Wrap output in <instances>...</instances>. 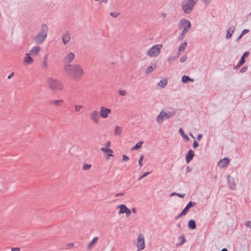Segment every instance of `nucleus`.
<instances>
[{"label": "nucleus", "instance_id": "f257e3e1", "mask_svg": "<svg viewBox=\"0 0 251 251\" xmlns=\"http://www.w3.org/2000/svg\"><path fill=\"white\" fill-rule=\"evenodd\" d=\"M64 70L70 79L76 81H79L85 74L83 68L80 64H66Z\"/></svg>", "mask_w": 251, "mask_h": 251}, {"label": "nucleus", "instance_id": "f03ea898", "mask_svg": "<svg viewBox=\"0 0 251 251\" xmlns=\"http://www.w3.org/2000/svg\"><path fill=\"white\" fill-rule=\"evenodd\" d=\"M49 28L47 25L43 24L41 25V28L37 34L33 38L35 43L37 44H42L46 40Z\"/></svg>", "mask_w": 251, "mask_h": 251}, {"label": "nucleus", "instance_id": "7ed1b4c3", "mask_svg": "<svg viewBox=\"0 0 251 251\" xmlns=\"http://www.w3.org/2000/svg\"><path fill=\"white\" fill-rule=\"evenodd\" d=\"M191 26L190 22L185 18H182L179 21L178 24V27L179 29L181 30V32L178 37L179 40H182L183 39L185 35L191 28Z\"/></svg>", "mask_w": 251, "mask_h": 251}, {"label": "nucleus", "instance_id": "20e7f679", "mask_svg": "<svg viewBox=\"0 0 251 251\" xmlns=\"http://www.w3.org/2000/svg\"><path fill=\"white\" fill-rule=\"evenodd\" d=\"M176 110L172 108L166 109V111L162 110L157 116L156 120L158 124H162L165 120L169 119L175 116Z\"/></svg>", "mask_w": 251, "mask_h": 251}, {"label": "nucleus", "instance_id": "39448f33", "mask_svg": "<svg viewBox=\"0 0 251 251\" xmlns=\"http://www.w3.org/2000/svg\"><path fill=\"white\" fill-rule=\"evenodd\" d=\"M47 82L50 89L53 91H61L64 88V84L56 78L49 77Z\"/></svg>", "mask_w": 251, "mask_h": 251}, {"label": "nucleus", "instance_id": "423d86ee", "mask_svg": "<svg viewBox=\"0 0 251 251\" xmlns=\"http://www.w3.org/2000/svg\"><path fill=\"white\" fill-rule=\"evenodd\" d=\"M198 0H187L181 3V8L183 12L189 14L193 11Z\"/></svg>", "mask_w": 251, "mask_h": 251}, {"label": "nucleus", "instance_id": "0eeeda50", "mask_svg": "<svg viewBox=\"0 0 251 251\" xmlns=\"http://www.w3.org/2000/svg\"><path fill=\"white\" fill-rule=\"evenodd\" d=\"M162 48V44H156L148 50L147 54L151 58L157 57L160 54Z\"/></svg>", "mask_w": 251, "mask_h": 251}, {"label": "nucleus", "instance_id": "6e6552de", "mask_svg": "<svg viewBox=\"0 0 251 251\" xmlns=\"http://www.w3.org/2000/svg\"><path fill=\"white\" fill-rule=\"evenodd\" d=\"M90 119L92 123L98 124L100 123V114L96 110H93L90 114Z\"/></svg>", "mask_w": 251, "mask_h": 251}, {"label": "nucleus", "instance_id": "1a4fd4ad", "mask_svg": "<svg viewBox=\"0 0 251 251\" xmlns=\"http://www.w3.org/2000/svg\"><path fill=\"white\" fill-rule=\"evenodd\" d=\"M136 245L139 250H143L145 248V238L143 234H139L138 235Z\"/></svg>", "mask_w": 251, "mask_h": 251}, {"label": "nucleus", "instance_id": "9d476101", "mask_svg": "<svg viewBox=\"0 0 251 251\" xmlns=\"http://www.w3.org/2000/svg\"><path fill=\"white\" fill-rule=\"evenodd\" d=\"M111 112L112 111L110 108H108L105 106H101L100 107V116L103 119L107 118L108 117L109 115L110 114Z\"/></svg>", "mask_w": 251, "mask_h": 251}, {"label": "nucleus", "instance_id": "9b49d317", "mask_svg": "<svg viewBox=\"0 0 251 251\" xmlns=\"http://www.w3.org/2000/svg\"><path fill=\"white\" fill-rule=\"evenodd\" d=\"M75 54L73 52H69L63 58V62L65 64H70L75 59Z\"/></svg>", "mask_w": 251, "mask_h": 251}, {"label": "nucleus", "instance_id": "f8f14e48", "mask_svg": "<svg viewBox=\"0 0 251 251\" xmlns=\"http://www.w3.org/2000/svg\"><path fill=\"white\" fill-rule=\"evenodd\" d=\"M196 205V203L195 202L190 201L185 206V207L181 211V214L185 215L189 209L192 207L195 206Z\"/></svg>", "mask_w": 251, "mask_h": 251}, {"label": "nucleus", "instance_id": "ddd939ff", "mask_svg": "<svg viewBox=\"0 0 251 251\" xmlns=\"http://www.w3.org/2000/svg\"><path fill=\"white\" fill-rule=\"evenodd\" d=\"M71 39V36L70 34L66 32L64 33L62 37V40L64 45H66L67 43L69 42Z\"/></svg>", "mask_w": 251, "mask_h": 251}, {"label": "nucleus", "instance_id": "4468645a", "mask_svg": "<svg viewBox=\"0 0 251 251\" xmlns=\"http://www.w3.org/2000/svg\"><path fill=\"white\" fill-rule=\"evenodd\" d=\"M229 162V159L226 157H225L222 159H221L219 162H218V165L220 168H224L226 167Z\"/></svg>", "mask_w": 251, "mask_h": 251}, {"label": "nucleus", "instance_id": "2eb2a0df", "mask_svg": "<svg viewBox=\"0 0 251 251\" xmlns=\"http://www.w3.org/2000/svg\"><path fill=\"white\" fill-rule=\"evenodd\" d=\"M195 153L192 150H189L188 152H187L186 155V161L187 163L190 162L193 158L194 156Z\"/></svg>", "mask_w": 251, "mask_h": 251}, {"label": "nucleus", "instance_id": "dca6fc26", "mask_svg": "<svg viewBox=\"0 0 251 251\" xmlns=\"http://www.w3.org/2000/svg\"><path fill=\"white\" fill-rule=\"evenodd\" d=\"M41 48L39 46H34L31 49L29 53L32 55H36L41 50Z\"/></svg>", "mask_w": 251, "mask_h": 251}, {"label": "nucleus", "instance_id": "f3484780", "mask_svg": "<svg viewBox=\"0 0 251 251\" xmlns=\"http://www.w3.org/2000/svg\"><path fill=\"white\" fill-rule=\"evenodd\" d=\"M98 240V238L97 237H94L93 240L88 244L87 246V250L88 251L91 250L94 246L95 245L96 243Z\"/></svg>", "mask_w": 251, "mask_h": 251}, {"label": "nucleus", "instance_id": "a211bd4d", "mask_svg": "<svg viewBox=\"0 0 251 251\" xmlns=\"http://www.w3.org/2000/svg\"><path fill=\"white\" fill-rule=\"evenodd\" d=\"M234 30H235V28L233 26L229 27L227 29V30L226 31V39H229V38H231L233 33L234 31Z\"/></svg>", "mask_w": 251, "mask_h": 251}, {"label": "nucleus", "instance_id": "6ab92c4d", "mask_svg": "<svg viewBox=\"0 0 251 251\" xmlns=\"http://www.w3.org/2000/svg\"><path fill=\"white\" fill-rule=\"evenodd\" d=\"M30 53H26L25 54V57L24 58V62L26 64H31L33 62V58L30 56Z\"/></svg>", "mask_w": 251, "mask_h": 251}, {"label": "nucleus", "instance_id": "aec40b11", "mask_svg": "<svg viewBox=\"0 0 251 251\" xmlns=\"http://www.w3.org/2000/svg\"><path fill=\"white\" fill-rule=\"evenodd\" d=\"M117 208L120 209V210L118 212V214L121 215L122 214L125 213L128 208L125 204H123L117 206Z\"/></svg>", "mask_w": 251, "mask_h": 251}, {"label": "nucleus", "instance_id": "412c9836", "mask_svg": "<svg viewBox=\"0 0 251 251\" xmlns=\"http://www.w3.org/2000/svg\"><path fill=\"white\" fill-rule=\"evenodd\" d=\"M111 143L110 141H108L105 144V147L101 148V151L103 152H109L110 153L113 152V151L111 149H109Z\"/></svg>", "mask_w": 251, "mask_h": 251}, {"label": "nucleus", "instance_id": "4be33fe9", "mask_svg": "<svg viewBox=\"0 0 251 251\" xmlns=\"http://www.w3.org/2000/svg\"><path fill=\"white\" fill-rule=\"evenodd\" d=\"M188 226L190 229H195L196 228V222L193 220H190L188 222Z\"/></svg>", "mask_w": 251, "mask_h": 251}, {"label": "nucleus", "instance_id": "5701e85b", "mask_svg": "<svg viewBox=\"0 0 251 251\" xmlns=\"http://www.w3.org/2000/svg\"><path fill=\"white\" fill-rule=\"evenodd\" d=\"M48 55L46 54L44 57V60L42 63V66L44 68V69L47 70L48 68Z\"/></svg>", "mask_w": 251, "mask_h": 251}, {"label": "nucleus", "instance_id": "b1692460", "mask_svg": "<svg viewBox=\"0 0 251 251\" xmlns=\"http://www.w3.org/2000/svg\"><path fill=\"white\" fill-rule=\"evenodd\" d=\"M179 133L181 136L186 141H189V138L187 135H186L182 128H180L178 130Z\"/></svg>", "mask_w": 251, "mask_h": 251}, {"label": "nucleus", "instance_id": "393cba45", "mask_svg": "<svg viewBox=\"0 0 251 251\" xmlns=\"http://www.w3.org/2000/svg\"><path fill=\"white\" fill-rule=\"evenodd\" d=\"M167 84V80L165 79L161 80L158 83V86L161 88H164Z\"/></svg>", "mask_w": 251, "mask_h": 251}, {"label": "nucleus", "instance_id": "a878e982", "mask_svg": "<svg viewBox=\"0 0 251 251\" xmlns=\"http://www.w3.org/2000/svg\"><path fill=\"white\" fill-rule=\"evenodd\" d=\"M187 45V43L186 42H184L181 43L178 47V51H181L185 50L186 46Z\"/></svg>", "mask_w": 251, "mask_h": 251}, {"label": "nucleus", "instance_id": "bb28decb", "mask_svg": "<svg viewBox=\"0 0 251 251\" xmlns=\"http://www.w3.org/2000/svg\"><path fill=\"white\" fill-rule=\"evenodd\" d=\"M143 143H144L143 141H140V142H138L137 143H136L135 144V145L134 146H133L132 148V150H138V149H140L142 147Z\"/></svg>", "mask_w": 251, "mask_h": 251}, {"label": "nucleus", "instance_id": "cd10ccee", "mask_svg": "<svg viewBox=\"0 0 251 251\" xmlns=\"http://www.w3.org/2000/svg\"><path fill=\"white\" fill-rule=\"evenodd\" d=\"M122 128L119 126H116L115 127L114 134L115 135H120L122 133Z\"/></svg>", "mask_w": 251, "mask_h": 251}, {"label": "nucleus", "instance_id": "c85d7f7f", "mask_svg": "<svg viewBox=\"0 0 251 251\" xmlns=\"http://www.w3.org/2000/svg\"><path fill=\"white\" fill-rule=\"evenodd\" d=\"M64 100H53L51 102V103L53 105L59 106L61 105L62 103H63Z\"/></svg>", "mask_w": 251, "mask_h": 251}, {"label": "nucleus", "instance_id": "c756f323", "mask_svg": "<svg viewBox=\"0 0 251 251\" xmlns=\"http://www.w3.org/2000/svg\"><path fill=\"white\" fill-rule=\"evenodd\" d=\"M179 240H181V242L177 244V245L181 246L184 244L186 242V239L184 236L182 235L178 238Z\"/></svg>", "mask_w": 251, "mask_h": 251}, {"label": "nucleus", "instance_id": "7c9ffc66", "mask_svg": "<svg viewBox=\"0 0 251 251\" xmlns=\"http://www.w3.org/2000/svg\"><path fill=\"white\" fill-rule=\"evenodd\" d=\"M189 80H190V77L187 75H184L181 77V81L183 83H186Z\"/></svg>", "mask_w": 251, "mask_h": 251}, {"label": "nucleus", "instance_id": "2f4dec72", "mask_svg": "<svg viewBox=\"0 0 251 251\" xmlns=\"http://www.w3.org/2000/svg\"><path fill=\"white\" fill-rule=\"evenodd\" d=\"M177 58V56H169L168 58V62L171 64L172 62H173L176 58Z\"/></svg>", "mask_w": 251, "mask_h": 251}, {"label": "nucleus", "instance_id": "473e14b6", "mask_svg": "<svg viewBox=\"0 0 251 251\" xmlns=\"http://www.w3.org/2000/svg\"><path fill=\"white\" fill-rule=\"evenodd\" d=\"M91 166L92 165L91 164H85L83 165L82 169L85 171L89 170Z\"/></svg>", "mask_w": 251, "mask_h": 251}, {"label": "nucleus", "instance_id": "72a5a7b5", "mask_svg": "<svg viewBox=\"0 0 251 251\" xmlns=\"http://www.w3.org/2000/svg\"><path fill=\"white\" fill-rule=\"evenodd\" d=\"M83 108V106L81 105H75V112H79Z\"/></svg>", "mask_w": 251, "mask_h": 251}, {"label": "nucleus", "instance_id": "f704fd0d", "mask_svg": "<svg viewBox=\"0 0 251 251\" xmlns=\"http://www.w3.org/2000/svg\"><path fill=\"white\" fill-rule=\"evenodd\" d=\"M153 71V68L151 66H149L146 71V74L147 75L151 73Z\"/></svg>", "mask_w": 251, "mask_h": 251}, {"label": "nucleus", "instance_id": "c9c22d12", "mask_svg": "<svg viewBox=\"0 0 251 251\" xmlns=\"http://www.w3.org/2000/svg\"><path fill=\"white\" fill-rule=\"evenodd\" d=\"M144 158V156L143 155H141L140 158L139 159V165L141 167H142L143 165V160Z\"/></svg>", "mask_w": 251, "mask_h": 251}, {"label": "nucleus", "instance_id": "e433bc0d", "mask_svg": "<svg viewBox=\"0 0 251 251\" xmlns=\"http://www.w3.org/2000/svg\"><path fill=\"white\" fill-rule=\"evenodd\" d=\"M245 61V59L243 57H241L240 60L239 61V62L237 64V66L238 67L241 66L244 63Z\"/></svg>", "mask_w": 251, "mask_h": 251}, {"label": "nucleus", "instance_id": "4c0bfd02", "mask_svg": "<svg viewBox=\"0 0 251 251\" xmlns=\"http://www.w3.org/2000/svg\"><path fill=\"white\" fill-rule=\"evenodd\" d=\"M205 6L208 5L211 2L212 0H201Z\"/></svg>", "mask_w": 251, "mask_h": 251}, {"label": "nucleus", "instance_id": "58836bf2", "mask_svg": "<svg viewBox=\"0 0 251 251\" xmlns=\"http://www.w3.org/2000/svg\"><path fill=\"white\" fill-rule=\"evenodd\" d=\"M119 14H120L117 12H112L110 13V15L113 18H117L119 15Z\"/></svg>", "mask_w": 251, "mask_h": 251}, {"label": "nucleus", "instance_id": "ea45409f", "mask_svg": "<svg viewBox=\"0 0 251 251\" xmlns=\"http://www.w3.org/2000/svg\"><path fill=\"white\" fill-rule=\"evenodd\" d=\"M118 93L119 95L121 96H125L126 94V92L125 90H119L118 91Z\"/></svg>", "mask_w": 251, "mask_h": 251}, {"label": "nucleus", "instance_id": "a19ab883", "mask_svg": "<svg viewBox=\"0 0 251 251\" xmlns=\"http://www.w3.org/2000/svg\"><path fill=\"white\" fill-rule=\"evenodd\" d=\"M187 59V56L186 55H183L182 56L180 59V61L181 62V63H183L184 62H185Z\"/></svg>", "mask_w": 251, "mask_h": 251}, {"label": "nucleus", "instance_id": "79ce46f5", "mask_svg": "<svg viewBox=\"0 0 251 251\" xmlns=\"http://www.w3.org/2000/svg\"><path fill=\"white\" fill-rule=\"evenodd\" d=\"M125 213H126V216L127 217H128L131 215V211L129 208H127V209L126 210V212Z\"/></svg>", "mask_w": 251, "mask_h": 251}, {"label": "nucleus", "instance_id": "37998d69", "mask_svg": "<svg viewBox=\"0 0 251 251\" xmlns=\"http://www.w3.org/2000/svg\"><path fill=\"white\" fill-rule=\"evenodd\" d=\"M123 161H127L128 160H129V157L126 156V155L124 154L123 155Z\"/></svg>", "mask_w": 251, "mask_h": 251}, {"label": "nucleus", "instance_id": "c03bdc74", "mask_svg": "<svg viewBox=\"0 0 251 251\" xmlns=\"http://www.w3.org/2000/svg\"><path fill=\"white\" fill-rule=\"evenodd\" d=\"M245 225L247 227H251V221L246 222L245 223Z\"/></svg>", "mask_w": 251, "mask_h": 251}, {"label": "nucleus", "instance_id": "a18cd8bd", "mask_svg": "<svg viewBox=\"0 0 251 251\" xmlns=\"http://www.w3.org/2000/svg\"><path fill=\"white\" fill-rule=\"evenodd\" d=\"M249 32V29H245L242 31L241 34L243 35L248 33Z\"/></svg>", "mask_w": 251, "mask_h": 251}, {"label": "nucleus", "instance_id": "49530a36", "mask_svg": "<svg viewBox=\"0 0 251 251\" xmlns=\"http://www.w3.org/2000/svg\"><path fill=\"white\" fill-rule=\"evenodd\" d=\"M199 145L197 141H194V142L193 143V148H196L199 146Z\"/></svg>", "mask_w": 251, "mask_h": 251}, {"label": "nucleus", "instance_id": "de8ad7c7", "mask_svg": "<svg viewBox=\"0 0 251 251\" xmlns=\"http://www.w3.org/2000/svg\"><path fill=\"white\" fill-rule=\"evenodd\" d=\"M11 251H20L19 248H13L11 249Z\"/></svg>", "mask_w": 251, "mask_h": 251}, {"label": "nucleus", "instance_id": "09e8293b", "mask_svg": "<svg viewBox=\"0 0 251 251\" xmlns=\"http://www.w3.org/2000/svg\"><path fill=\"white\" fill-rule=\"evenodd\" d=\"M14 75V73L12 72L10 74V75L8 76V79H10Z\"/></svg>", "mask_w": 251, "mask_h": 251}, {"label": "nucleus", "instance_id": "8fccbe9b", "mask_svg": "<svg viewBox=\"0 0 251 251\" xmlns=\"http://www.w3.org/2000/svg\"><path fill=\"white\" fill-rule=\"evenodd\" d=\"M249 52H248V51H246V52H245L244 53L243 55V56H242V57H243V58H244L245 57H246V56H248V55H249Z\"/></svg>", "mask_w": 251, "mask_h": 251}, {"label": "nucleus", "instance_id": "3c124183", "mask_svg": "<svg viewBox=\"0 0 251 251\" xmlns=\"http://www.w3.org/2000/svg\"><path fill=\"white\" fill-rule=\"evenodd\" d=\"M184 215H182L181 214V212L175 218V220H177V219H178L179 218H180L181 216H183Z\"/></svg>", "mask_w": 251, "mask_h": 251}, {"label": "nucleus", "instance_id": "603ef678", "mask_svg": "<svg viewBox=\"0 0 251 251\" xmlns=\"http://www.w3.org/2000/svg\"><path fill=\"white\" fill-rule=\"evenodd\" d=\"M202 134H198V136H197V140L198 141H200L201 139V138H202Z\"/></svg>", "mask_w": 251, "mask_h": 251}, {"label": "nucleus", "instance_id": "864d4df0", "mask_svg": "<svg viewBox=\"0 0 251 251\" xmlns=\"http://www.w3.org/2000/svg\"><path fill=\"white\" fill-rule=\"evenodd\" d=\"M150 174V172H146L145 173L143 174V175H142V177H146L148 175H149Z\"/></svg>", "mask_w": 251, "mask_h": 251}, {"label": "nucleus", "instance_id": "5fc2aeb1", "mask_svg": "<svg viewBox=\"0 0 251 251\" xmlns=\"http://www.w3.org/2000/svg\"><path fill=\"white\" fill-rule=\"evenodd\" d=\"M247 68H245V67H243L242 68L241 70H240V72L241 73H244L245 72H246V70H247Z\"/></svg>", "mask_w": 251, "mask_h": 251}, {"label": "nucleus", "instance_id": "6e6d98bb", "mask_svg": "<svg viewBox=\"0 0 251 251\" xmlns=\"http://www.w3.org/2000/svg\"><path fill=\"white\" fill-rule=\"evenodd\" d=\"M107 153H108V156H107V159H109V157L110 156H112L113 155L112 154V153H110L109 152H106Z\"/></svg>", "mask_w": 251, "mask_h": 251}, {"label": "nucleus", "instance_id": "4d7b16f0", "mask_svg": "<svg viewBox=\"0 0 251 251\" xmlns=\"http://www.w3.org/2000/svg\"><path fill=\"white\" fill-rule=\"evenodd\" d=\"M177 195L179 196L180 198H183L184 197V194H177Z\"/></svg>", "mask_w": 251, "mask_h": 251}, {"label": "nucleus", "instance_id": "13d9d810", "mask_svg": "<svg viewBox=\"0 0 251 251\" xmlns=\"http://www.w3.org/2000/svg\"><path fill=\"white\" fill-rule=\"evenodd\" d=\"M130 211H131V212H132L134 213H135L136 212V210L135 208H132Z\"/></svg>", "mask_w": 251, "mask_h": 251}, {"label": "nucleus", "instance_id": "bf43d9fd", "mask_svg": "<svg viewBox=\"0 0 251 251\" xmlns=\"http://www.w3.org/2000/svg\"><path fill=\"white\" fill-rule=\"evenodd\" d=\"M101 3H107V0H100Z\"/></svg>", "mask_w": 251, "mask_h": 251}, {"label": "nucleus", "instance_id": "052dcab7", "mask_svg": "<svg viewBox=\"0 0 251 251\" xmlns=\"http://www.w3.org/2000/svg\"><path fill=\"white\" fill-rule=\"evenodd\" d=\"M123 194L122 193H118V194H117L115 196L116 197H120V196H123Z\"/></svg>", "mask_w": 251, "mask_h": 251}, {"label": "nucleus", "instance_id": "680f3d73", "mask_svg": "<svg viewBox=\"0 0 251 251\" xmlns=\"http://www.w3.org/2000/svg\"><path fill=\"white\" fill-rule=\"evenodd\" d=\"M242 36H243V35L241 33L240 35L239 36L237 40H238L240 39Z\"/></svg>", "mask_w": 251, "mask_h": 251}, {"label": "nucleus", "instance_id": "e2e57ef3", "mask_svg": "<svg viewBox=\"0 0 251 251\" xmlns=\"http://www.w3.org/2000/svg\"><path fill=\"white\" fill-rule=\"evenodd\" d=\"M162 17H163V18L166 17V13H162Z\"/></svg>", "mask_w": 251, "mask_h": 251}, {"label": "nucleus", "instance_id": "0e129e2a", "mask_svg": "<svg viewBox=\"0 0 251 251\" xmlns=\"http://www.w3.org/2000/svg\"><path fill=\"white\" fill-rule=\"evenodd\" d=\"M221 251H228L226 248L223 249Z\"/></svg>", "mask_w": 251, "mask_h": 251}, {"label": "nucleus", "instance_id": "69168bd1", "mask_svg": "<svg viewBox=\"0 0 251 251\" xmlns=\"http://www.w3.org/2000/svg\"><path fill=\"white\" fill-rule=\"evenodd\" d=\"M144 177H142V175L138 178V180H141V179L143 178Z\"/></svg>", "mask_w": 251, "mask_h": 251}, {"label": "nucleus", "instance_id": "338daca9", "mask_svg": "<svg viewBox=\"0 0 251 251\" xmlns=\"http://www.w3.org/2000/svg\"><path fill=\"white\" fill-rule=\"evenodd\" d=\"M189 81H191V82H193L194 81V79H192L190 78V80H189Z\"/></svg>", "mask_w": 251, "mask_h": 251}, {"label": "nucleus", "instance_id": "774afa93", "mask_svg": "<svg viewBox=\"0 0 251 251\" xmlns=\"http://www.w3.org/2000/svg\"><path fill=\"white\" fill-rule=\"evenodd\" d=\"M177 195V194H176V193H173L171 194V196H173V195Z\"/></svg>", "mask_w": 251, "mask_h": 251}]
</instances>
